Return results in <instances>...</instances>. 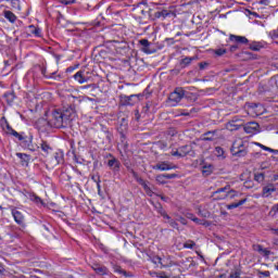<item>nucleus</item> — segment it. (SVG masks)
Masks as SVG:
<instances>
[{"label": "nucleus", "mask_w": 278, "mask_h": 278, "mask_svg": "<svg viewBox=\"0 0 278 278\" xmlns=\"http://www.w3.org/2000/svg\"><path fill=\"white\" fill-rule=\"evenodd\" d=\"M2 121L4 122L3 129L5 134H8L9 136H13L17 140H20V142H22L24 147H26V149H29V151H36V149H34V146L31 144V140L34 137L31 136L29 138L24 137L23 132L21 134L14 130L12 126H10V123H8V119L5 117H2Z\"/></svg>", "instance_id": "1"}, {"label": "nucleus", "mask_w": 278, "mask_h": 278, "mask_svg": "<svg viewBox=\"0 0 278 278\" xmlns=\"http://www.w3.org/2000/svg\"><path fill=\"white\" fill-rule=\"evenodd\" d=\"M48 125L54 127V129H64L68 127V124H66L64 119V115H62V109L52 110L48 117Z\"/></svg>", "instance_id": "2"}, {"label": "nucleus", "mask_w": 278, "mask_h": 278, "mask_svg": "<svg viewBox=\"0 0 278 278\" xmlns=\"http://www.w3.org/2000/svg\"><path fill=\"white\" fill-rule=\"evenodd\" d=\"M213 197H215L217 201H224L225 199H236V197H238V191L231 189V186L228 185L213 192Z\"/></svg>", "instance_id": "3"}, {"label": "nucleus", "mask_w": 278, "mask_h": 278, "mask_svg": "<svg viewBox=\"0 0 278 278\" xmlns=\"http://www.w3.org/2000/svg\"><path fill=\"white\" fill-rule=\"evenodd\" d=\"M230 151L235 157H244L247 156V153H249V150L247 149V146L244 144V141H242V139L236 140L232 143Z\"/></svg>", "instance_id": "4"}, {"label": "nucleus", "mask_w": 278, "mask_h": 278, "mask_svg": "<svg viewBox=\"0 0 278 278\" xmlns=\"http://www.w3.org/2000/svg\"><path fill=\"white\" fill-rule=\"evenodd\" d=\"M184 97H186V90H184V88L181 87H177L174 92H172L168 97V101L169 103H172V105H177V103H179L181 101V99H184Z\"/></svg>", "instance_id": "5"}, {"label": "nucleus", "mask_w": 278, "mask_h": 278, "mask_svg": "<svg viewBox=\"0 0 278 278\" xmlns=\"http://www.w3.org/2000/svg\"><path fill=\"white\" fill-rule=\"evenodd\" d=\"M170 16L177 18V11H175V8L173 7H169L168 9H163L162 11H157L154 13V18H162V21L170 18Z\"/></svg>", "instance_id": "6"}, {"label": "nucleus", "mask_w": 278, "mask_h": 278, "mask_svg": "<svg viewBox=\"0 0 278 278\" xmlns=\"http://www.w3.org/2000/svg\"><path fill=\"white\" fill-rule=\"evenodd\" d=\"M63 118L67 125H70L71 121L74 119L75 116H77V111H75V105H70L66 108H63L61 110Z\"/></svg>", "instance_id": "7"}, {"label": "nucleus", "mask_w": 278, "mask_h": 278, "mask_svg": "<svg viewBox=\"0 0 278 278\" xmlns=\"http://www.w3.org/2000/svg\"><path fill=\"white\" fill-rule=\"evenodd\" d=\"M139 45H141V51L143 53H147L148 55H151L152 53H156L157 50L155 48L151 47V42L149 39H140Z\"/></svg>", "instance_id": "8"}, {"label": "nucleus", "mask_w": 278, "mask_h": 278, "mask_svg": "<svg viewBox=\"0 0 278 278\" xmlns=\"http://www.w3.org/2000/svg\"><path fill=\"white\" fill-rule=\"evenodd\" d=\"M91 268L94 270L96 275H100L101 277L104 275H110V269L101 263H93Z\"/></svg>", "instance_id": "9"}, {"label": "nucleus", "mask_w": 278, "mask_h": 278, "mask_svg": "<svg viewBox=\"0 0 278 278\" xmlns=\"http://www.w3.org/2000/svg\"><path fill=\"white\" fill-rule=\"evenodd\" d=\"M245 134H258L260 124L257 122H249L243 126Z\"/></svg>", "instance_id": "10"}, {"label": "nucleus", "mask_w": 278, "mask_h": 278, "mask_svg": "<svg viewBox=\"0 0 278 278\" xmlns=\"http://www.w3.org/2000/svg\"><path fill=\"white\" fill-rule=\"evenodd\" d=\"M108 166L114 175H116V173H121V161H118V159L112 156V159L108 161Z\"/></svg>", "instance_id": "11"}, {"label": "nucleus", "mask_w": 278, "mask_h": 278, "mask_svg": "<svg viewBox=\"0 0 278 278\" xmlns=\"http://www.w3.org/2000/svg\"><path fill=\"white\" fill-rule=\"evenodd\" d=\"M12 216L17 225H25V216L21 211H17L16 208H12Z\"/></svg>", "instance_id": "12"}, {"label": "nucleus", "mask_w": 278, "mask_h": 278, "mask_svg": "<svg viewBox=\"0 0 278 278\" xmlns=\"http://www.w3.org/2000/svg\"><path fill=\"white\" fill-rule=\"evenodd\" d=\"M180 151V157H186V155H191V157H194V152L192 151V146L186 144L180 148H178Z\"/></svg>", "instance_id": "13"}, {"label": "nucleus", "mask_w": 278, "mask_h": 278, "mask_svg": "<svg viewBox=\"0 0 278 278\" xmlns=\"http://www.w3.org/2000/svg\"><path fill=\"white\" fill-rule=\"evenodd\" d=\"M273 192H277V187H275L273 184H268L267 186L263 187L262 197L268 199Z\"/></svg>", "instance_id": "14"}, {"label": "nucleus", "mask_w": 278, "mask_h": 278, "mask_svg": "<svg viewBox=\"0 0 278 278\" xmlns=\"http://www.w3.org/2000/svg\"><path fill=\"white\" fill-rule=\"evenodd\" d=\"M153 170H173V166L169 162H159L156 165L152 166Z\"/></svg>", "instance_id": "15"}, {"label": "nucleus", "mask_w": 278, "mask_h": 278, "mask_svg": "<svg viewBox=\"0 0 278 278\" xmlns=\"http://www.w3.org/2000/svg\"><path fill=\"white\" fill-rule=\"evenodd\" d=\"M150 262H152V264H160L161 268H170V266H173L172 263L162 262V257L160 256L150 257Z\"/></svg>", "instance_id": "16"}, {"label": "nucleus", "mask_w": 278, "mask_h": 278, "mask_svg": "<svg viewBox=\"0 0 278 278\" xmlns=\"http://www.w3.org/2000/svg\"><path fill=\"white\" fill-rule=\"evenodd\" d=\"M229 40L231 42H237V45H247L249 39L247 37L238 36V35H230Z\"/></svg>", "instance_id": "17"}, {"label": "nucleus", "mask_w": 278, "mask_h": 278, "mask_svg": "<svg viewBox=\"0 0 278 278\" xmlns=\"http://www.w3.org/2000/svg\"><path fill=\"white\" fill-rule=\"evenodd\" d=\"M194 60H197V56H186L181 59L179 62L180 68H187V66H190Z\"/></svg>", "instance_id": "18"}, {"label": "nucleus", "mask_w": 278, "mask_h": 278, "mask_svg": "<svg viewBox=\"0 0 278 278\" xmlns=\"http://www.w3.org/2000/svg\"><path fill=\"white\" fill-rule=\"evenodd\" d=\"M163 218H164L165 223L167 225H169V227H172L173 229L179 230V224L177 223V220L173 219V217L167 215V213L164 215Z\"/></svg>", "instance_id": "19"}, {"label": "nucleus", "mask_w": 278, "mask_h": 278, "mask_svg": "<svg viewBox=\"0 0 278 278\" xmlns=\"http://www.w3.org/2000/svg\"><path fill=\"white\" fill-rule=\"evenodd\" d=\"M253 249H254V251H257V253H260V255H263V257H268L270 255V251L260 244L253 245Z\"/></svg>", "instance_id": "20"}, {"label": "nucleus", "mask_w": 278, "mask_h": 278, "mask_svg": "<svg viewBox=\"0 0 278 278\" xmlns=\"http://www.w3.org/2000/svg\"><path fill=\"white\" fill-rule=\"evenodd\" d=\"M16 157L21 160L22 166H29V160H30L29 155H27L26 153L17 152Z\"/></svg>", "instance_id": "21"}, {"label": "nucleus", "mask_w": 278, "mask_h": 278, "mask_svg": "<svg viewBox=\"0 0 278 278\" xmlns=\"http://www.w3.org/2000/svg\"><path fill=\"white\" fill-rule=\"evenodd\" d=\"M39 148L41 149V151L43 153H46V155H49V153H51V151H53V148H51V144H49V142L41 140V142L39 143Z\"/></svg>", "instance_id": "22"}, {"label": "nucleus", "mask_w": 278, "mask_h": 278, "mask_svg": "<svg viewBox=\"0 0 278 278\" xmlns=\"http://www.w3.org/2000/svg\"><path fill=\"white\" fill-rule=\"evenodd\" d=\"M214 136H216V130H210L202 135V140L204 142H212L214 141Z\"/></svg>", "instance_id": "23"}, {"label": "nucleus", "mask_w": 278, "mask_h": 278, "mask_svg": "<svg viewBox=\"0 0 278 278\" xmlns=\"http://www.w3.org/2000/svg\"><path fill=\"white\" fill-rule=\"evenodd\" d=\"M213 172H214V167L212 166V164H204L202 166V175L204 177H210V175H212Z\"/></svg>", "instance_id": "24"}, {"label": "nucleus", "mask_w": 278, "mask_h": 278, "mask_svg": "<svg viewBox=\"0 0 278 278\" xmlns=\"http://www.w3.org/2000/svg\"><path fill=\"white\" fill-rule=\"evenodd\" d=\"M3 16L9 21V23H16V15L12 11L4 10Z\"/></svg>", "instance_id": "25"}, {"label": "nucleus", "mask_w": 278, "mask_h": 278, "mask_svg": "<svg viewBox=\"0 0 278 278\" xmlns=\"http://www.w3.org/2000/svg\"><path fill=\"white\" fill-rule=\"evenodd\" d=\"M4 100L8 103V105H12L14 103V100L16 99V96L14 94V91H9L4 93Z\"/></svg>", "instance_id": "26"}, {"label": "nucleus", "mask_w": 278, "mask_h": 278, "mask_svg": "<svg viewBox=\"0 0 278 278\" xmlns=\"http://www.w3.org/2000/svg\"><path fill=\"white\" fill-rule=\"evenodd\" d=\"M74 79H75V81H78V84H86V81H88V79L86 77H84V72H81V71H78L74 75Z\"/></svg>", "instance_id": "27"}, {"label": "nucleus", "mask_w": 278, "mask_h": 278, "mask_svg": "<svg viewBox=\"0 0 278 278\" xmlns=\"http://www.w3.org/2000/svg\"><path fill=\"white\" fill-rule=\"evenodd\" d=\"M247 202V199H242L239 202H233L231 204H227L226 208L227 210H236V207H240V205H244Z\"/></svg>", "instance_id": "28"}, {"label": "nucleus", "mask_w": 278, "mask_h": 278, "mask_svg": "<svg viewBox=\"0 0 278 278\" xmlns=\"http://www.w3.org/2000/svg\"><path fill=\"white\" fill-rule=\"evenodd\" d=\"M28 30H29V34H33V36H36L37 38H40L42 34V30H40V28L34 25L28 26Z\"/></svg>", "instance_id": "29"}, {"label": "nucleus", "mask_w": 278, "mask_h": 278, "mask_svg": "<svg viewBox=\"0 0 278 278\" xmlns=\"http://www.w3.org/2000/svg\"><path fill=\"white\" fill-rule=\"evenodd\" d=\"M251 51H260L261 49H264V43L260 41H252L250 43Z\"/></svg>", "instance_id": "30"}, {"label": "nucleus", "mask_w": 278, "mask_h": 278, "mask_svg": "<svg viewBox=\"0 0 278 278\" xmlns=\"http://www.w3.org/2000/svg\"><path fill=\"white\" fill-rule=\"evenodd\" d=\"M153 206L156 210V212L159 214H161V216L164 218L167 213L164 210V207L162 206V203H160V202L153 203Z\"/></svg>", "instance_id": "31"}, {"label": "nucleus", "mask_w": 278, "mask_h": 278, "mask_svg": "<svg viewBox=\"0 0 278 278\" xmlns=\"http://www.w3.org/2000/svg\"><path fill=\"white\" fill-rule=\"evenodd\" d=\"M58 72H52L50 74H47V67H41V75L46 77V79H55V75Z\"/></svg>", "instance_id": "32"}, {"label": "nucleus", "mask_w": 278, "mask_h": 278, "mask_svg": "<svg viewBox=\"0 0 278 278\" xmlns=\"http://www.w3.org/2000/svg\"><path fill=\"white\" fill-rule=\"evenodd\" d=\"M122 123L123 124H121V126L118 127V131L122 135V138H125L123 131H127V121L125 118H122Z\"/></svg>", "instance_id": "33"}, {"label": "nucleus", "mask_w": 278, "mask_h": 278, "mask_svg": "<svg viewBox=\"0 0 278 278\" xmlns=\"http://www.w3.org/2000/svg\"><path fill=\"white\" fill-rule=\"evenodd\" d=\"M92 181L97 184V188L99 191H101V176L99 174L91 176Z\"/></svg>", "instance_id": "34"}, {"label": "nucleus", "mask_w": 278, "mask_h": 278, "mask_svg": "<svg viewBox=\"0 0 278 278\" xmlns=\"http://www.w3.org/2000/svg\"><path fill=\"white\" fill-rule=\"evenodd\" d=\"M243 123H233L232 125H229V122L227 124V128L230 129V131H237V129H240L242 127Z\"/></svg>", "instance_id": "35"}, {"label": "nucleus", "mask_w": 278, "mask_h": 278, "mask_svg": "<svg viewBox=\"0 0 278 278\" xmlns=\"http://www.w3.org/2000/svg\"><path fill=\"white\" fill-rule=\"evenodd\" d=\"M54 160L55 164H62V162H64V154H62L61 152L54 153Z\"/></svg>", "instance_id": "36"}, {"label": "nucleus", "mask_w": 278, "mask_h": 278, "mask_svg": "<svg viewBox=\"0 0 278 278\" xmlns=\"http://www.w3.org/2000/svg\"><path fill=\"white\" fill-rule=\"evenodd\" d=\"M264 179H265L264 173L254 174V180L257 181L258 184H262V181H264Z\"/></svg>", "instance_id": "37"}, {"label": "nucleus", "mask_w": 278, "mask_h": 278, "mask_svg": "<svg viewBox=\"0 0 278 278\" xmlns=\"http://www.w3.org/2000/svg\"><path fill=\"white\" fill-rule=\"evenodd\" d=\"M197 247V243L192 240H188L184 243V249H194Z\"/></svg>", "instance_id": "38"}, {"label": "nucleus", "mask_w": 278, "mask_h": 278, "mask_svg": "<svg viewBox=\"0 0 278 278\" xmlns=\"http://www.w3.org/2000/svg\"><path fill=\"white\" fill-rule=\"evenodd\" d=\"M258 146H260L261 149H263V151H268L269 153H276V154H278V150L271 149V148L266 147V146H264V144H262V143H258Z\"/></svg>", "instance_id": "39"}, {"label": "nucleus", "mask_w": 278, "mask_h": 278, "mask_svg": "<svg viewBox=\"0 0 278 278\" xmlns=\"http://www.w3.org/2000/svg\"><path fill=\"white\" fill-rule=\"evenodd\" d=\"M156 181L157 184H161L162 186H164V184H166V178L164 177V174L157 175Z\"/></svg>", "instance_id": "40"}, {"label": "nucleus", "mask_w": 278, "mask_h": 278, "mask_svg": "<svg viewBox=\"0 0 278 278\" xmlns=\"http://www.w3.org/2000/svg\"><path fill=\"white\" fill-rule=\"evenodd\" d=\"M215 153H216L217 157H223V155H225V150H223V148H220V147H216Z\"/></svg>", "instance_id": "41"}, {"label": "nucleus", "mask_w": 278, "mask_h": 278, "mask_svg": "<svg viewBox=\"0 0 278 278\" xmlns=\"http://www.w3.org/2000/svg\"><path fill=\"white\" fill-rule=\"evenodd\" d=\"M278 213V203L274 204L269 211V216H275Z\"/></svg>", "instance_id": "42"}, {"label": "nucleus", "mask_w": 278, "mask_h": 278, "mask_svg": "<svg viewBox=\"0 0 278 278\" xmlns=\"http://www.w3.org/2000/svg\"><path fill=\"white\" fill-rule=\"evenodd\" d=\"M241 271L240 269H236L230 273L229 278H240Z\"/></svg>", "instance_id": "43"}, {"label": "nucleus", "mask_w": 278, "mask_h": 278, "mask_svg": "<svg viewBox=\"0 0 278 278\" xmlns=\"http://www.w3.org/2000/svg\"><path fill=\"white\" fill-rule=\"evenodd\" d=\"M103 131H104L108 142H112V138H113L112 132H110L109 129H104Z\"/></svg>", "instance_id": "44"}, {"label": "nucleus", "mask_w": 278, "mask_h": 278, "mask_svg": "<svg viewBox=\"0 0 278 278\" xmlns=\"http://www.w3.org/2000/svg\"><path fill=\"white\" fill-rule=\"evenodd\" d=\"M30 201H34V203H42V199L36 194L30 195Z\"/></svg>", "instance_id": "45"}, {"label": "nucleus", "mask_w": 278, "mask_h": 278, "mask_svg": "<svg viewBox=\"0 0 278 278\" xmlns=\"http://www.w3.org/2000/svg\"><path fill=\"white\" fill-rule=\"evenodd\" d=\"M266 168H270V162L268 161L261 163V170H266Z\"/></svg>", "instance_id": "46"}, {"label": "nucleus", "mask_w": 278, "mask_h": 278, "mask_svg": "<svg viewBox=\"0 0 278 278\" xmlns=\"http://www.w3.org/2000/svg\"><path fill=\"white\" fill-rule=\"evenodd\" d=\"M225 53H227V50L226 49H223V48H219L217 50H215V55H225Z\"/></svg>", "instance_id": "47"}, {"label": "nucleus", "mask_w": 278, "mask_h": 278, "mask_svg": "<svg viewBox=\"0 0 278 278\" xmlns=\"http://www.w3.org/2000/svg\"><path fill=\"white\" fill-rule=\"evenodd\" d=\"M136 181H137V184L142 186V188H146L148 186L147 181H144V179H142V177L137 178Z\"/></svg>", "instance_id": "48"}, {"label": "nucleus", "mask_w": 278, "mask_h": 278, "mask_svg": "<svg viewBox=\"0 0 278 278\" xmlns=\"http://www.w3.org/2000/svg\"><path fill=\"white\" fill-rule=\"evenodd\" d=\"M154 275L157 278H169L168 276H166V271L154 273Z\"/></svg>", "instance_id": "49"}, {"label": "nucleus", "mask_w": 278, "mask_h": 278, "mask_svg": "<svg viewBox=\"0 0 278 278\" xmlns=\"http://www.w3.org/2000/svg\"><path fill=\"white\" fill-rule=\"evenodd\" d=\"M59 1L63 5H73V3H75V0H59Z\"/></svg>", "instance_id": "50"}, {"label": "nucleus", "mask_w": 278, "mask_h": 278, "mask_svg": "<svg viewBox=\"0 0 278 278\" xmlns=\"http://www.w3.org/2000/svg\"><path fill=\"white\" fill-rule=\"evenodd\" d=\"M188 218H191V220L197 225H203V222L198 217L188 216Z\"/></svg>", "instance_id": "51"}, {"label": "nucleus", "mask_w": 278, "mask_h": 278, "mask_svg": "<svg viewBox=\"0 0 278 278\" xmlns=\"http://www.w3.org/2000/svg\"><path fill=\"white\" fill-rule=\"evenodd\" d=\"M143 190L146 191L148 197H153V190H151V187H149V185L146 188H143Z\"/></svg>", "instance_id": "52"}, {"label": "nucleus", "mask_w": 278, "mask_h": 278, "mask_svg": "<svg viewBox=\"0 0 278 278\" xmlns=\"http://www.w3.org/2000/svg\"><path fill=\"white\" fill-rule=\"evenodd\" d=\"M134 97H136V94L125 97L126 105H131V99H134Z\"/></svg>", "instance_id": "53"}, {"label": "nucleus", "mask_w": 278, "mask_h": 278, "mask_svg": "<svg viewBox=\"0 0 278 278\" xmlns=\"http://www.w3.org/2000/svg\"><path fill=\"white\" fill-rule=\"evenodd\" d=\"M165 179H175L177 177V174H163Z\"/></svg>", "instance_id": "54"}, {"label": "nucleus", "mask_w": 278, "mask_h": 278, "mask_svg": "<svg viewBox=\"0 0 278 278\" xmlns=\"http://www.w3.org/2000/svg\"><path fill=\"white\" fill-rule=\"evenodd\" d=\"M233 123L240 124V123H242V119H240L238 117H232V119L229 122V125H233Z\"/></svg>", "instance_id": "55"}, {"label": "nucleus", "mask_w": 278, "mask_h": 278, "mask_svg": "<svg viewBox=\"0 0 278 278\" xmlns=\"http://www.w3.org/2000/svg\"><path fill=\"white\" fill-rule=\"evenodd\" d=\"M172 155H173L174 157H181V152H180L179 148H178L176 151H173V152H172Z\"/></svg>", "instance_id": "56"}, {"label": "nucleus", "mask_w": 278, "mask_h": 278, "mask_svg": "<svg viewBox=\"0 0 278 278\" xmlns=\"http://www.w3.org/2000/svg\"><path fill=\"white\" fill-rule=\"evenodd\" d=\"M260 277H270V271L265 270V271H260Z\"/></svg>", "instance_id": "57"}, {"label": "nucleus", "mask_w": 278, "mask_h": 278, "mask_svg": "<svg viewBox=\"0 0 278 278\" xmlns=\"http://www.w3.org/2000/svg\"><path fill=\"white\" fill-rule=\"evenodd\" d=\"M177 220H178V223H181V225H188V220L186 218H184L182 216H180Z\"/></svg>", "instance_id": "58"}, {"label": "nucleus", "mask_w": 278, "mask_h": 278, "mask_svg": "<svg viewBox=\"0 0 278 278\" xmlns=\"http://www.w3.org/2000/svg\"><path fill=\"white\" fill-rule=\"evenodd\" d=\"M199 66H200V71H204L205 66H207V63L201 62L199 63Z\"/></svg>", "instance_id": "59"}, {"label": "nucleus", "mask_w": 278, "mask_h": 278, "mask_svg": "<svg viewBox=\"0 0 278 278\" xmlns=\"http://www.w3.org/2000/svg\"><path fill=\"white\" fill-rule=\"evenodd\" d=\"M159 144H160V149H167L168 147V143L166 142H160Z\"/></svg>", "instance_id": "60"}, {"label": "nucleus", "mask_w": 278, "mask_h": 278, "mask_svg": "<svg viewBox=\"0 0 278 278\" xmlns=\"http://www.w3.org/2000/svg\"><path fill=\"white\" fill-rule=\"evenodd\" d=\"M130 173H131L134 179H136V180L140 177V176H138V173H136L134 169H131Z\"/></svg>", "instance_id": "61"}, {"label": "nucleus", "mask_w": 278, "mask_h": 278, "mask_svg": "<svg viewBox=\"0 0 278 278\" xmlns=\"http://www.w3.org/2000/svg\"><path fill=\"white\" fill-rule=\"evenodd\" d=\"M130 173H131L134 179H136V180L140 177V176H138V173H136L134 169H131Z\"/></svg>", "instance_id": "62"}, {"label": "nucleus", "mask_w": 278, "mask_h": 278, "mask_svg": "<svg viewBox=\"0 0 278 278\" xmlns=\"http://www.w3.org/2000/svg\"><path fill=\"white\" fill-rule=\"evenodd\" d=\"M80 88H81V90H88V88H94V85H85Z\"/></svg>", "instance_id": "63"}, {"label": "nucleus", "mask_w": 278, "mask_h": 278, "mask_svg": "<svg viewBox=\"0 0 278 278\" xmlns=\"http://www.w3.org/2000/svg\"><path fill=\"white\" fill-rule=\"evenodd\" d=\"M231 53H235V51H238V45H233L230 47Z\"/></svg>", "instance_id": "64"}]
</instances>
